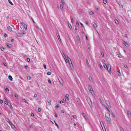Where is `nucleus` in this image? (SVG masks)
Returning a JSON list of instances; mask_svg holds the SVG:
<instances>
[{"label": "nucleus", "instance_id": "6e6552de", "mask_svg": "<svg viewBox=\"0 0 131 131\" xmlns=\"http://www.w3.org/2000/svg\"><path fill=\"white\" fill-rule=\"evenodd\" d=\"M82 114L85 119L86 120H87L88 118L86 114L84 113H82Z\"/></svg>", "mask_w": 131, "mask_h": 131}, {"label": "nucleus", "instance_id": "f704fd0d", "mask_svg": "<svg viewBox=\"0 0 131 131\" xmlns=\"http://www.w3.org/2000/svg\"><path fill=\"white\" fill-rule=\"evenodd\" d=\"M5 91L7 92L9 91V89L8 88H7L5 89Z\"/></svg>", "mask_w": 131, "mask_h": 131}, {"label": "nucleus", "instance_id": "a18cd8bd", "mask_svg": "<svg viewBox=\"0 0 131 131\" xmlns=\"http://www.w3.org/2000/svg\"><path fill=\"white\" fill-rule=\"evenodd\" d=\"M86 63L87 64V65L88 66H89V63L88 62V60L86 59Z\"/></svg>", "mask_w": 131, "mask_h": 131}, {"label": "nucleus", "instance_id": "e2e57ef3", "mask_svg": "<svg viewBox=\"0 0 131 131\" xmlns=\"http://www.w3.org/2000/svg\"><path fill=\"white\" fill-rule=\"evenodd\" d=\"M59 102L61 104L63 103V101H59Z\"/></svg>", "mask_w": 131, "mask_h": 131}, {"label": "nucleus", "instance_id": "774afa93", "mask_svg": "<svg viewBox=\"0 0 131 131\" xmlns=\"http://www.w3.org/2000/svg\"><path fill=\"white\" fill-rule=\"evenodd\" d=\"M3 64L5 66H7V65H6V64L4 62L3 63Z\"/></svg>", "mask_w": 131, "mask_h": 131}, {"label": "nucleus", "instance_id": "f3484780", "mask_svg": "<svg viewBox=\"0 0 131 131\" xmlns=\"http://www.w3.org/2000/svg\"><path fill=\"white\" fill-rule=\"evenodd\" d=\"M68 26H69V28H70V29L71 30H72V28L71 25V24H70L69 23H68Z\"/></svg>", "mask_w": 131, "mask_h": 131}, {"label": "nucleus", "instance_id": "dca6fc26", "mask_svg": "<svg viewBox=\"0 0 131 131\" xmlns=\"http://www.w3.org/2000/svg\"><path fill=\"white\" fill-rule=\"evenodd\" d=\"M76 125H77L78 127H79L80 126V125L78 123H74V126Z\"/></svg>", "mask_w": 131, "mask_h": 131}, {"label": "nucleus", "instance_id": "f257e3e1", "mask_svg": "<svg viewBox=\"0 0 131 131\" xmlns=\"http://www.w3.org/2000/svg\"><path fill=\"white\" fill-rule=\"evenodd\" d=\"M62 56L63 57L66 62L67 63H69V64L70 67L71 69H72V68H73V66L72 63L71 59L68 56H67L66 57L64 53H63V54H62Z\"/></svg>", "mask_w": 131, "mask_h": 131}, {"label": "nucleus", "instance_id": "20e7f679", "mask_svg": "<svg viewBox=\"0 0 131 131\" xmlns=\"http://www.w3.org/2000/svg\"><path fill=\"white\" fill-rule=\"evenodd\" d=\"M106 105H107V106H108V107L109 108H111V106L110 105V104L109 101H106Z\"/></svg>", "mask_w": 131, "mask_h": 131}, {"label": "nucleus", "instance_id": "5fc2aeb1", "mask_svg": "<svg viewBox=\"0 0 131 131\" xmlns=\"http://www.w3.org/2000/svg\"><path fill=\"white\" fill-rule=\"evenodd\" d=\"M54 123H55V124L56 125L58 128H59V126H58V124L56 123V122H55V121H54Z\"/></svg>", "mask_w": 131, "mask_h": 131}, {"label": "nucleus", "instance_id": "09e8293b", "mask_svg": "<svg viewBox=\"0 0 131 131\" xmlns=\"http://www.w3.org/2000/svg\"><path fill=\"white\" fill-rule=\"evenodd\" d=\"M112 116L114 117H115V114H114L113 112H112Z\"/></svg>", "mask_w": 131, "mask_h": 131}, {"label": "nucleus", "instance_id": "39448f33", "mask_svg": "<svg viewBox=\"0 0 131 131\" xmlns=\"http://www.w3.org/2000/svg\"><path fill=\"white\" fill-rule=\"evenodd\" d=\"M88 88L90 91H92L93 92V89L91 86L89 85H88Z\"/></svg>", "mask_w": 131, "mask_h": 131}, {"label": "nucleus", "instance_id": "9d476101", "mask_svg": "<svg viewBox=\"0 0 131 131\" xmlns=\"http://www.w3.org/2000/svg\"><path fill=\"white\" fill-rule=\"evenodd\" d=\"M59 81L60 82V83L61 84L63 85V81L62 80V79L61 78H60V79H59Z\"/></svg>", "mask_w": 131, "mask_h": 131}, {"label": "nucleus", "instance_id": "c03bdc74", "mask_svg": "<svg viewBox=\"0 0 131 131\" xmlns=\"http://www.w3.org/2000/svg\"><path fill=\"white\" fill-rule=\"evenodd\" d=\"M107 64H106L104 63V67L105 68H106V67L107 66Z\"/></svg>", "mask_w": 131, "mask_h": 131}, {"label": "nucleus", "instance_id": "4be33fe9", "mask_svg": "<svg viewBox=\"0 0 131 131\" xmlns=\"http://www.w3.org/2000/svg\"><path fill=\"white\" fill-rule=\"evenodd\" d=\"M94 14V12L92 11H90L89 12V14L91 15H93Z\"/></svg>", "mask_w": 131, "mask_h": 131}, {"label": "nucleus", "instance_id": "473e14b6", "mask_svg": "<svg viewBox=\"0 0 131 131\" xmlns=\"http://www.w3.org/2000/svg\"><path fill=\"white\" fill-rule=\"evenodd\" d=\"M43 65L45 69H47L46 65L45 64H43Z\"/></svg>", "mask_w": 131, "mask_h": 131}, {"label": "nucleus", "instance_id": "f8f14e48", "mask_svg": "<svg viewBox=\"0 0 131 131\" xmlns=\"http://www.w3.org/2000/svg\"><path fill=\"white\" fill-rule=\"evenodd\" d=\"M11 127L14 130H16V128L15 127L14 125L13 124L11 126Z\"/></svg>", "mask_w": 131, "mask_h": 131}, {"label": "nucleus", "instance_id": "864d4df0", "mask_svg": "<svg viewBox=\"0 0 131 131\" xmlns=\"http://www.w3.org/2000/svg\"><path fill=\"white\" fill-rule=\"evenodd\" d=\"M124 67L125 68H128V67L125 64V65H124Z\"/></svg>", "mask_w": 131, "mask_h": 131}, {"label": "nucleus", "instance_id": "c756f323", "mask_svg": "<svg viewBox=\"0 0 131 131\" xmlns=\"http://www.w3.org/2000/svg\"><path fill=\"white\" fill-rule=\"evenodd\" d=\"M23 101L25 102V103H26L28 104H29L28 103V102H27V101H26L25 99H23Z\"/></svg>", "mask_w": 131, "mask_h": 131}, {"label": "nucleus", "instance_id": "2f4dec72", "mask_svg": "<svg viewBox=\"0 0 131 131\" xmlns=\"http://www.w3.org/2000/svg\"><path fill=\"white\" fill-rule=\"evenodd\" d=\"M1 50L2 51H4L5 49V48L3 47H2L1 48Z\"/></svg>", "mask_w": 131, "mask_h": 131}, {"label": "nucleus", "instance_id": "680f3d73", "mask_svg": "<svg viewBox=\"0 0 131 131\" xmlns=\"http://www.w3.org/2000/svg\"><path fill=\"white\" fill-rule=\"evenodd\" d=\"M3 101L2 100H0V103L1 104H2L3 103Z\"/></svg>", "mask_w": 131, "mask_h": 131}, {"label": "nucleus", "instance_id": "2eb2a0df", "mask_svg": "<svg viewBox=\"0 0 131 131\" xmlns=\"http://www.w3.org/2000/svg\"><path fill=\"white\" fill-rule=\"evenodd\" d=\"M24 27L26 30H27V25L26 24H24Z\"/></svg>", "mask_w": 131, "mask_h": 131}, {"label": "nucleus", "instance_id": "cd10ccee", "mask_svg": "<svg viewBox=\"0 0 131 131\" xmlns=\"http://www.w3.org/2000/svg\"><path fill=\"white\" fill-rule=\"evenodd\" d=\"M77 38L79 41H80V40L79 38V36H77Z\"/></svg>", "mask_w": 131, "mask_h": 131}, {"label": "nucleus", "instance_id": "338daca9", "mask_svg": "<svg viewBox=\"0 0 131 131\" xmlns=\"http://www.w3.org/2000/svg\"><path fill=\"white\" fill-rule=\"evenodd\" d=\"M80 23V24H81V26H82V27H83L84 28V26H83V24L81 23Z\"/></svg>", "mask_w": 131, "mask_h": 131}, {"label": "nucleus", "instance_id": "bf43d9fd", "mask_svg": "<svg viewBox=\"0 0 131 131\" xmlns=\"http://www.w3.org/2000/svg\"><path fill=\"white\" fill-rule=\"evenodd\" d=\"M4 103L6 105H7L8 104V103L6 101H5Z\"/></svg>", "mask_w": 131, "mask_h": 131}, {"label": "nucleus", "instance_id": "79ce46f5", "mask_svg": "<svg viewBox=\"0 0 131 131\" xmlns=\"http://www.w3.org/2000/svg\"><path fill=\"white\" fill-rule=\"evenodd\" d=\"M60 8H61V9H62V10H63V7L62 5L61 4V5H60Z\"/></svg>", "mask_w": 131, "mask_h": 131}, {"label": "nucleus", "instance_id": "1a4fd4ad", "mask_svg": "<svg viewBox=\"0 0 131 131\" xmlns=\"http://www.w3.org/2000/svg\"><path fill=\"white\" fill-rule=\"evenodd\" d=\"M7 28L8 30L10 32L12 31V28L9 26H8L7 27Z\"/></svg>", "mask_w": 131, "mask_h": 131}, {"label": "nucleus", "instance_id": "58836bf2", "mask_svg": "<svg viewBox=\"0 0 131 131\" xmlns=\"http://www.w3.org/2000/svg\"><path fill=\"white\" fill-rule=\"evenodd\" d=\"M20 24L21 26H23L24 24H25L23 22H21L20 23Z\"/></svg>", "mask_w": 131, "mask_h": 131}, {"label": "nucleus", "instance_id": "b1692460", "mask_svg": "<svg viewBox=\"0 0 131 131\" xmlns=\"http://www.w3.org/2000/svg\"><path fill=\"white\" fill-rule=\"evenodd\" d=\"M7 47L9 48H11L12 47V45L11 44H7Z\"/></svg>", "mask_w": 131, "mask_h": 131}, {"label": "nucleus", "instance_id": "7c9ffc66", "mask_svg": "<svg viewBox=\"0 0 131 131\" xmlns=\"http://www.w3.org/2000/svg\"><path fill=\"white\" fill-rule=\"evenodd\" d=\"M93 26L94 28H96L97 27V25L96 24H93Z\"/></svg>", "mask_w": 131, "mask_h": 131}, {"label": "nucleus", "instance_id": "052dcab7", "mask_svg": "<svg viewBox=\"0 0 131 131\" xmlns=\"http://www.w3.org/2000/svg\"><path fill=\"white\" fill-rule=\"evenodd\" d=\"M37 94H34V97H36L37 96Z\"/></svg>", "mask_w": 131, "mask_h": 131}, {"label": "nucleus", "instance_id": "0eeeda50", "mask_svg": "<svg viewBox=\"0 0 131 131\" xmlns=\"http://www.w3.org/2000/svg\"><path fill=\"white\" fill-rule=\"evenodd\" d=\"M57 37L58 38V39H59V40L60 41H61V39H60V35H59V33L58 32H57Z\"/></svg>", "mask_w": 131, "mask_h": 131}, {"label": "nucleus", "instance_id": "aec40b11", "mask_svg": "<svg viewBox=\"0 0 131 131\" xmlns=\"http://www.w3.org/2000/svg\"><path fill=\"white\" fill-rule=\"evenodd\" d=\"M8 79L10 81H12L13 79V78L11 75H9L8 76Z\"/></svg>", "mask_w": 131, "mask_h": 131}, {"label": "nucleus", "instance_id": "4468645a", "mask_svg": "<svg viewBox=\"0 0 131 131\" xmlns=\"http://www.w3.org/2000/svg\"><path fill=\"white\" fill-rule=\"evenodd\" d=\"M118 57L120 58H122V56L120 53H119L117 52Z\"/></svg>", "mask_w": 131, "mask_h": 131}, {"label": "nucleus", "instance_id": "a19ab883", "mask_svg": "<svg viewBox=\"0 0 131 131\" xmlns=\"http://www.w3.org/2000/svg\"><path fill=\"white\" fill-rule=\"evenodd\" d=\"M48 103V104L50 105L51 104V102L50 101H47Z\"/></svg>", "mask_w": 131, "mask_h": 131}, {"label": "nucleus", "instance_id": "bb28decb", "mask_svg": "<svg viewBox=\"0 0 131 131\" xmlns=\"http://www.w3.org/2000/svg\"><path fill=\"white\" fill-rule=\"evenodd\" d=\"M76 81L77 82V83L78 84H79L80 83V82L79 81L78 79H76Z\"/></svg>", "mask_w": 131, "mask_h": 131}, {"label": "nucleus", "instance_id": "72a5a7b5", "mask_svg": "<svg viewBox=\"0 0 131 131\" xmlns=\"http://www.w3.org/2000/svg\"><path fill=\"white\" fill-rule=\"evenodd\" d=\"M8 1L9 2V3L10 4L12 5H13V3L11 2L10 0H8Z\"/></svg>", "mask_w": 131, "mask_h": 131}, {"label": "nucleus", "instance_id": "a211bd4d", "mask_svg": "<svg viewBox=\"0 0 131 131\" xmlns=\"http://www.w3.org/2000/svg\"><path fill=\"white\" fill-rule=\"evenodd\" d=\"M66 97L67 98L68 101L69 100V95L68 94H67L66 95Z\"/></svg>", "mask_w": 131, "mask_h": 131}, {"label": "nucleus", "instance_id": "4d7b16f0", "mask_svg": "<svg viewBox=\"0 0 131 131\" xmlns=\"http://www.w3.org/2000/svg\"><path fill=\"white\" fill-rule=\"evenodd\" d=\"M27 60L28 62H29L30 61V59L29 58H27Z\"/></svg>", "mask_w": 131, "mask_h": 131}, {"label": "nucleus", "instance_id": "de8ad7c7", "mask_svg": "<svg viewBox=\"0 0 131 131\" xmlns=\"http://www.w3.org/2000/svg\"><path fill=\"white\" fill-rule=\"evenodd\" d=\"M61 2L64 5V0H62Z\"/></svg>", "mask_w": 131, "mask_h": 131}, {"label": "nucleus", "instance_id": "ddd939ff", "mask_svg": "<svg viewBox=\"0 0 131 131\" xmlns=\"http://www.w3.org/2000/svg\"><path fill=\"white\" fill-rule=\"evenodd\" d=\"M102 105L104 107H105L106 108L107 110L109 112H110V110L108 109V108L106 106V105H104L103 104V105Z\"/></svg>", "mask_w": 131, "mask_h": 131}, {"label": "nucleus", "instance_id": "4c0bfd02", "mask_svg": "<svg viewBox=\"0 0 131 131\" xmlns=\"http://www.w3.org/2000/svg\"><path fill=\"white\" fill-rule=\"evenodd\" d=\"M76 25H77L78 26H79V22L78 21H77L76 22Z\"/></svg>", "mask_w": 131, "mask_h": 131}, {"label": "nucleus", "instance_id": "0e129e2a", "mask_svg": "<svg viewBox=\"0 0 131 131\" xmlns=\"http://www.w3.org/2000/svg\"><path fill=\"white\" fill-rule=\"evenodd\" d=\"M118 74L119 76H120L121 75V73L119 72H118Z\"/></svg>", "mask_w": 131, "mask_h": 131}, {"label": "nucleus", "instance_id": "3c124183", "mask_svg": "<svg viewBox=\"0 0 131 131\" xmlns=\"http://www.w3.org/2000/svg\"><path fill=\"white\" fill-rule=\"evenodd\" d=\"M101 54L103 57H104V53L103 52H101Z\"/></svg>", "mask_w": 131, "mask_h": 131}, {"label": "nucleus", "instance_id": "8fccbe9b", "mask_svg": "<svg viewBox=\"0 0 131 131\" xmlns=\"http://www.w3.org/2000/svg\"><path fill=\"white\" fill-rule=\"evenodd\" d=\"M59 105H57L56 106H55V108H58L59 107Z\"/></svg>", "mask_w": 131, "mask_h": 131}, {"label": "nucleus", "instance_id": "a878e982", "mask_svg": "<svg viewBox=\"0 0 131 131\" xmlns=\"http://www.w3.org/2000/svg\"><path fill=\"white\" fill-rule=\"evenodd\" d=\"M89 79L91 82H93V80L91 77H89Z\"/></svg>", "mask_w": 131, "mask_h": 131}, {"label": "nucleus", "instance_id": "423d86ee", "mask_svg": "<svg viewBox=\"0 0 131 131\" xmlns=\"http://www.w3.org/2000/svg\"><path fill=\"white\" fill-rule=\"evenodd\" d=\"M16 35L18 37H21L23 36V34L21 33H17L16 34Z\"/></svg>", "mask_w": 131, "mask_h": 131}, {"label": "nucleus", "instance_id": "603ef678", "mask_svg": "<svg viewBox=\"0 0 131 131\" xmlns=\"http://www.w3.org/2000/svg\"><path fill=\"white\" fill-rule=\"evenodd\" d=\"M6 121L8 122V123H9V122H10L9 119H6Z\"/></svg>", "mask_w": 131, "mask_h": 131}, {"label": "nucleus", "instance_id": "c85d7f7f", "mask_svg": "<svg viewBox=\"0 0 131 131\" xmlns=\"http://www.w3.org/2000/svg\"><path fill=\"white\" fill-rule=\"evenodd\" d=\"M103 3L104 4H106L107 3V0H104L103 1Z\"/></svg>", "mask_w": 131, "mask_h": 131}, {"label": "nucleus", "instance_id": "ea45409f", "mask_svg": "<svg viewBox=\"0 0 131 131\" xmlns=\"http://www.w3.org/2000/svg\"><path fill=\"white\" fill-rule=\"evenodd\" d=\"M77 100L78 103L79 104L80 103V99L79 98L77 99Z\"/></svg>", "mask_w": 131, "mask_h": 131}, {"label": "nucleus", "instance_id": "6ab92c4d", "mask_svg": "<svg viewBox=\"0 0 131 131\" xmlns=\"http://www.w3.org/2000/svg\"><path fill=\"white\" fill-rule=\"evenodd\" d=\"M127 114L128 116L130 117V112L128 110L127 111Z\"/></svg>", "mask_w": 131, "mask_h": 131}, {"label": "nucleus", "instance_id": "c9c22d12", "mask_svg": "<svg viewBox=\"0 0 131 131\" xmlns=\"http://www.w3.org/2000/svg\"><path fill=\"white\" fill-rule=\"evenodd\" d=\"M34 126V125L33 124H32L31 125H30L29 126V127L30 128H31L33 127Z\"/></svg>", "mask_w": 131, "mask_h": 131}, {"label": "nucleus", "instance_id": "49530a36", "mask_svg": "<svg viewBox=\"0 0 131 131\" xmlns=\"http://www.w3.org/2000/svg\"><path fill=\"white\" fill-rule=\"evenodd\" d=\"M51 73L50 72H47V75H51Z\"/></svg>", "mask_w": 131, "mask_h": 131}, {"label": "nucleus", "instance_id": "13d9d810", "mask_svg": "<svg viewBox=\"0 0 131 131\" xmlns=\"http://www.w3.org/2000/svg\"><path fill=\"white\" fill-rule=\"evenodd\" d=\"M71 20L72 23L73 21V17H71Z\"/></svg>", "mask_w": 131, "mask_h": 131}, {"label": "nucleus", "instance_id": "e433bc0d", "mask_svg": "<svg viewBox=\"0 0 131 131\" xmlns=\"http://www.w3.org/2000/svg\"><path fill=\"white\" fill-rule=\"evenodd\" d=\"M14 95L16 98H18V95L16 94V93H15L14 94Z\"/></svg>", "mask_w": 131, "mask_h": 131}, {"label": "nucleus", "instance_id": "393cba45", "mask_svg": "<svg viewBox=\"0 0 131 131\" xmlns=\"http://www.w3.org/2000/svg\"><path fill=\"white\" fill-rule=\"evenodd\" d=\"M114 21L116 24H119L118 21L116 19H115Z\"/></svg>", "mask_w": 131, "mask_h": 131}, {"label": "nucleus", "instance_id": "69168bd1", "mask_svg": "<svg viewBox=\"0 0 131 131\" xmlns=\"http://www.w3.org/2000/svg\"><path fill=\"white\" fill-rule=\"evenodd\" d=\"M48 82H49V83H50V84L51 83V81L50 80H48Z\"/></svg>", "mask_w": 131, "mask_h": 131}, {"label": "nucleus", "instance_id": "37998d69", "mask_svg": "<svg viewBox=\"0 0 131 131\" xmlns=\"http://www.w3.org/2000/svg\"><path fill=\"white\" fill-rule=\"evenodd\" d=\"M27 79H28L30 80L31 79V77H30L28 76H27Z\"/></svg>", "mask_w": 131, "mask_h": 131}, {"label": "nucleus", "instance_id": "412c9836", "mask_svg": "<svg viewBox=\"0 0 131 131\" xmlns=\"http://www.w3.org/2000/svg\"><path fill=\"white\" fill-rule=\"evenodd\" d=\"M123 43H124V45L126 46L127 47H128V46L127 45H128L127 43L125 41H124L123 42Z\"/></svg>", "mask_w": 131, "mask_h": 131}, {"label": "nucleus", "instance_id": "6e6d98bb", "mask_svg": "<svg viewBox=\"0 0 131 131\" xmlns=\"http://www.w3.org/2000/svg\"><path fill=\"white\" fill-rule=\"evenodd\" d=\"M41 111V109L40 108H39L38 109V111L39 112H40Z\"/></svg>", "mask_w": 131, "mask_h": 131}, {"label": "nucleus", "instance_id": "5701e85b", "mask_svg": "<svg viewBox=\"0 0 131 131\" xmlns=\"http://www.w3.org/2000/svg\"><path fill=\"white\" fill-rule=\"evenodd\" d=\"M120 131H125L123 128L121 127H120Z\"/></svg>", "mask_w": 131, "mask_h": 131}, {"label": "nucleus", "instance_id": "9b49d317", "mask_svg": "<svg viewBox=\"0 0 131 131\" xmlns=\"http://www.w3.org/2000/svg\"><path fill=\"white\" fill-rule=\"evenodd\" d=\"M10 105H9V107L11 109V110L12 111L13 110V107L11 105V103H9Z\"/></svg>", "mask_w": 131, "mask_h": 131}, {"label": "nucleus", "instance_id": "f03ea898", "mask_svg": "<svg viewBox=\"0 0 131 131\" xmlns=\"http://www.w3.org/2000/svg\"><path fill=\"white\" fill-rule=\"evenodd\" d=\"M110 112L108 111L106 112L105 113V116L106 119V121L110 123H111V120L110 118V114L109 113Z\"/></svg>", "mask_w": 131, "mask_h": 131}, {"label": "nucleus", "instance_id": "7ed1b4c3", "mask_svg": "<svg viewBox=\"0 0 131 131\" xmlns=\"http://www.w3.org/2000/svg\"><path fill=\"white\" fill-rule=\"evenodd\" d=\"M108 71L109 72L111 71V66L110 64H107L106 68Z\"/></svg>", "mask_w": 131, "mask_h": 131}]
</instances>
